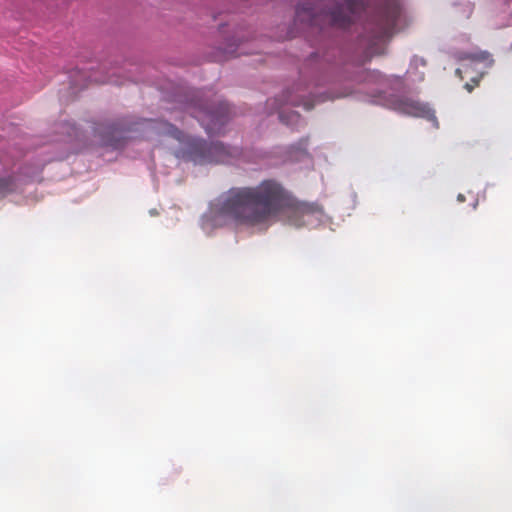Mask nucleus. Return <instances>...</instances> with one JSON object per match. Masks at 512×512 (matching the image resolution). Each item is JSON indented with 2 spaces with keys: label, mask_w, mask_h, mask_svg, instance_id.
<instances>
[{
  "label": "nucleus",
  "mask_w": 512,
  "mask_h": 512,
  "mask_svg": "<svg viewBox=\"0 0 512 512\" xmlns=\"http://www.w3.org/2000/svg\"><path fill=\"white\" fill-rule=\"evenodd\" d=\"M465 87L467 88V90H468L469 92H471V91H472V89H473V87H472L470 84H468V83L465 85Z\"/></svg>",
  "instance_id": "9b49d317"
},
{
  "label": "nucleus",
  "mask_w": 512,
  "mask_h": 512,
  "mask_svg": "<svg viewBox=\"0 0 512 512\" xmlns=\"http://www.w3.org/2000/svg\"><path fill=\"white\" fill-rule=\"evenodd\" d=\"M184 109L200 122L208 134L220 133L231 115L228 104L223 101H220L216 108H212L193 100L186 103Z\"/></svg>",
  "instance_id": "39448f33"
},
{
  "label": "nucleus",
  "mask_w": 512,
  "mask_h": 512,
  "mask_svg": "<svg viewBox=\"0 0 512 512\" xmlns=\"http://www.w3.org/2000/svg\"><path fill=\"white\" fill-rule=\"evenodd\" d=\"M388 107L399 113L410 116H423L428 108L420 102L402 95H391L387 100Z\"/></svg>",
  "instance_id": "423d86ee"
},
{
  "label": "nucleus",
  "mask_w": 512,
  "mask_h": 512,
  "mask_svg": "<svg viewBox=\"0 0 512 512\" xmlns=\"http://www.w3.org/2000/svg\"><path fill=\"white\" fill-rule=\"evenodd\" d=\"M215 212L252 227H267L281 214H285L292 225L302 227L320 220L324 214L321 205L298 201L274 179L263 180L255 186L230 188L216 199Z\"/></svg>",
  "instance_id": "f257e3e1"
},
{
  "label": "nucleus",
  "mask_w": 512,
  "mask_h": 512,
  "mask_svg": "<svg viewBox=\"0 0 512 512\" xmlns=\"http://www.w3.org/2000/svg\"><path fill=\"white\" fill-rule=\"evenodd\" d=\"M401 14L400 5L395 0L387 1L379 7L366 26L367 49L371 54H381L384 46L395 32Z\"/></svg>",
  "instance_id": "20e7f679"
},
{
  "label": "nucleus",
  "mask_w": 512,
  "mask_h": 512,
  "mask_svg": "<svg viewBox=\"0 0 512 512\" xmlns=\"http://www.w3.org/2000/svg\"><path fill=\"white\" fill-rule=\"evenodd\" d=\"M16 189V183L13 177H0V196H5L9 193L14 192Z\"/></svg>",
  "instance_id": "0eeeda50"
},
{
  "label": "nucleus",
  "mask_w": 512,
  "mask_h": 512,
  "mask_svg": "<svg viewBox=\"0 0 512 512\" xmlns=\"http://www.w3.org/2000/svg\"><path fill=\"white\" fill-rule=\"evenodd\" d=\"M331 7L322 9V5L303 3L296 9V21L310 26H320L329 22L338 28L349 27L362 11L365 4L361 0H329Z\"/></svg>",
  "instance_id": "f03ea898"
},
{
  "label": "nucleus",
  "mask_w": 512,
  "mask_h": 512,
  "mask_svg": "<svg viewBox=\"0 0 512 512\" xmlns=\"http://www.w3.org/2000/svg\"><path fill=\"white\" fill-rule=\"evenodd\" d=\"M289 102L293 106L303 105L306 110H311L314 107V104L311 103L309 100L289 99Z\"/></svg>",
  "instance_id": "1a4fd4ad"
},
{
  "label": "nucleus",
  "mask_w": 512,
  "mask_h": 512,
  "mask_svg": "<svg viewBox=\"0 0 512 512\" xmlns=\"http://www.w3.org/2000/svg\"><path fill=\"white\" fill-rule=\"evenodd\" d=\"M279 118L283 123H286V124H290V123L297 124L301 120V116L297 112H291L289 114H285L282 112L279 114Z\"/></svg>",
  "instance_id": "6e6552de"
},
{
  "label": "nucleus",
  "mask_w": 512,
  "mask_h": 512,
  "mask_svg": "<svg viewBox=\"0 0 512 512\" xmlns=\"http://www.w3.org/2000/svg\"><path fill=\"white\" fill-rule=\"evenodd\" d=\"M457 199H458V201L463 202V201H465V196L463 194H459Z\"/></svg>",
  "instance_id": "9d476101"
},
{
  "label": "nucleus",
  "mask_w": 512,
  "mask_h": 512,
  "mask_svg": "<svg viewBox=\"0 0 512 512\" xmlns=\"http://www.w3.org/2000/svg\"><path fill=\"white\" fill-rule=\"evenodd\" d=\"M455 73H456V75H458L460 78H462V75H461V69H456Z\"/></svg>",
  "instance_id": "f8f14e48"
},
{
  "label": "nucleus",
  "mask_w": 512,
  "mask_h": 512,
  "mask_svg": "<svg viewBox=\"0 0 512 512\" xmlns=\"http://www.w3.org/2000/svg\"><path fill=\"white\" fill-rule=\"evenodd\" d=\"M158 130L168 136L177 139L183 144L179 154L195 164L227 163L232 157L231 151L220 142L208 144L202 139L185 137L174 125L161 122Z\"/></svg>",
  "instance_id": "7ed1b4c3"
}]
</instances>
